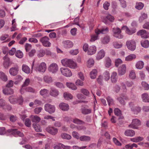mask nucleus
<instances>
[{"mask_svg":"<svg viewBox=\"0 0 149 149\" xmlns=\"http://www.w3.org/2000/svg\"><path fill=\"white\" fill-rule=\"evenodd\" d=\"M31 118L32 121L33 122L39 123L41 120L40 118L37 115H31Z\"/></svg>","mask_w":149,"mask_h":149,"instance_id":"cd10ccee","label":"nucleus"},{"mask_svg":"<svg viewBox=\"0 0 149 149\" xmlns=\"http://www.w3.org/2000/svg\"><path fill=\"white\" fill-rule=\"evenodd\" d=\"M80 91L84 95L87 96H89L90 92L87 89L83 88H81V89Z\"/></svg>","mask_w":149,"mask_h":149,"instance_id":"de8ad7c7","label":"nucleus"},{"mask_svg":"<svg viewBox=\"0 0 149 149\" xmlns=\"http://www.w3.org/2000/svg\"><path fill=\"white\" fill-rule=\"evenodd\" d=\"M136 58V55L133 54H131L127 56L125 58V60L126 61H130Z\"/></svg>","mask_w":149,"mask_h":149,"instance_id":"72a5a7b5","label":"nucleus"},{"mask_svg":"<svg viewBox=\"0 0 149 149\" xmlns=\"http://www.w3.org/2000/svg\"><path fill=\"white\" fill-rule=\"evenodd\" d=\"M106 99L109 106L113 104L114 101L111 97L108 96L107 97Z\"/></svg>","mask_w":149,"mask_h":149,"instance_id":"5fc2aeb1","label":"nucleus"},{"mask_svg":"<svg viewBox=\"0 0 149 149\" xmlns=\"http://www.w3.org/2000/svg\"><path fill=\"white\" fill-rule=\"evenodd\" d=\"M30 82V79L29 78L26 79L22 85V87H23L28 86Z\"/></svg>","mask_w":149,"mask_h":149,"instance_id":"0e129e2a","label":"nucleus"},{"mask_svg":"<svg viewBox=\"0 0 149 149\" xmlns=\"http://www.w3.org/2000/svg\"><path fill=\"white\" fill-rule=\"evenodd\" d=\"M7 132L8 133H11V134L14 136H16V135H18L20 137H23L24 136L23 134L20 131H17L16 129H10L7 130Z\"/></svg>","mask_w":149,"mask_h":149,"instance_id":"4468645a","label":"nucleus"},{"mask_svg":"<svg viewBox=\"0 0 149 149\" xmlns=\"http://www.w3.org/2000/svg\"><path fill=\"white\" fill-rule=\"evenodd\" d=\"M44 81L47 83H49L52 82L53 81L52 78L49 76L46 75L43 78Z\"/></svg>","mask_w":149,"mask_h":149,"instance_id":"2f4dec72","label":"nucleus"},{"mask_svg":"<svg viewBox=\"0 0 149 149\" xmlns=\"http://www.w3.org/2000/svg\"><path fill=\"white\" fill-rule=\"evenodd\" d=\"M141 45L144 48H147L149 46V42L147 40H144L141 42Z\"/></svg>","mask_w":149,"mask_h":149,"instance_id":"4c0bfd02","label":"nucleus"},{"mask_svg":"<svg viewBox=\"0 0 149 149\" xmlns=\"http://www.w3.org/2000/svg\"><path fill=\"white\" fill-rule=\"evenodd\" d=\"M97 71L95 69H93L90 73V77L91 79H95L96 77Z\"/></svg>","mask_w":149,"mask_h":149,"instance_id":"58836bf2","label":"nucleus"},{"mask_svg":"<svg viewBox=\"0 0 149 149\" xmlns=\"http://www.w3.org/2000/svg\"><path fill=\"white\" fill-rule=\"evenodd\" d=\"M126 67L125 65H122L118 68V74L121 75H124L126 72Z\"/></svg>","mask_w":149,"mask_h":149,"instance_id":"6ab92c4d","label":"nucleus"},{"mask_svg":"<svg viewBox=\"0 0 149 149\" xmlns=\"http://www.w3.org/2000/svg\"><path fill=\"white\" fill-rule=\"evenodd\" d=\"M113 36L119 39L123 38V36L121 34V29L118 27H114L112 29Z\"/></svg>","mask_w":149,"mask_h":149,"instance_id":"423d86ee","label":"nucleus"},{"mask_svg":"<svg viewBox=\"0 0 149 149\" xmlns=\"http://www.w3.org/2000/svg\"><path fill=\"white\" fill-rule=\"evenodd\" d=\"M142 86L145 90H148L149 89V85L145 81H143L141 83Z\"/></svg>","mask_w":149,"mask_h":149,"instance_id":"052dcab7","label":"nucleus"},{"mask_svg":"<svg viewBox=\"0 0 149 149\" xmlns=\"http://www.w3.org/2000/svg\"><path fill=\"white\" fill-rule=\"evenodd\" d=\"M143 6L144 4L141 2H137L135 6V8L138 10H140L142 9Z\"/></svg>","mask_w":149,"mask_h":149,"instance_id":"09e8293b","label":"nucleus"},{"mask_svg":"<svg viewBox=\"0 0 149 149\" xmlns=\"http://www.w3.org/2000/svg\"><path fill=\"white\" fill-rule=\"evenodd\" d=\"M63 96L64 98L66 99H71L73 98V96L71 94L67 93H64Z\"/></svg>","mask_w":149,"mask_h":149,"instance_id":"603ef678","label":"nucleus"},{"mask_svg":"<svg viewBox=\"0 0 149 149\" xmlns=\"http://www.w3.org/2000/svg\"><path fill=\"white\" fill-rule=\"evenodd\" d=\"M64 145L61 143H59L54 147V149H63Z\"/></svg>","mask_w":149,"mask_h":149,"instance_id":"e2e57ef3","label":"nucleus"},{"mask_svg":"<svg viewBox=\"0 0 149 149\" xmlns=\"http://www.w3.org/2000/svg\"><path fill=\"white\" fill-rule=\"evenodd\" d=\"M10 102L13 104L19 103V104H22L23 102V99L21 96L16 98L13 95H11L8 98Z\"/></svg>","mask_w":149,"mask_h":149,"instance_id":"7ed1b4c3","label":"nucleus"},{"mask_svg":"<svg viewBox=\"0 0 149 149\" xmlns=\"http://www.w3.org/2000/svg\"><path fill=\"white\" fill-rule=\"evenodd\" d=\"M79 140L81 141H88L91 140L90 137L85 135H83L79 137Z\"/></svg>","mask_w":149,"mask_h":149,"instance_id":"c9c22d12","label":"nucleus"},{"mask_svg":"<svg viewBox=\"0 0 149 149\" xmlns=\"http://www.w3.org/2000/svg\"><path fill=\"white\" fill-rule=\"evenodd\" d=\"M125 135L127 136H133L135 134L134 131L131 130H126L124 133Z\"/></svg>","mask_w":149,"mask_h":149,"instance_id":"a878e982","label":"nucleus"},{"mask_svg":"<svg viewBox=\"0 0 149 149\" xmlns=\"http://www.w3.org/2000/svg\"><path fill=\"white\" fill-rule=\"evenodd\" d=\"M143 138L141 136H138L132 139V141L135 142H137L143 140Z\"/></svg>","mask_w":149,"mask_h":149,"instance_id":"13d9d810","label":"nucleus"},{"mask_svg":"<svg viewBox=\"0 0 149 149\" xmlns=\"http://www.w3.org/2000/svg\"><path fill=\"white\" fill-rule=\"evenodd\" d=\"M109 31L108 28H102L101 29H97L95 30L96 35H93L91 37L90 41L93 42L98 39V35L101 33L102 34H106Z\"/></svg>","mask_w":149,"mask_h":149,"instance_id":"f257e3e1","label":"nucleus"},{"mask_svg":"<svg viewBox=\"0 0 149 149\" xmlns=\"http://www.w3.org/2000/svg\"><path fill=\"white\" fill-rule=\"evenodd\" d=\"M122 29L125 30L126 33L129 35H132L135 33L136 31V29H132L130 30L126 26H123L122 28Z\"/></svg>","mask_w":149,"mask_h":149,"instance_id":"f3484780","label":"nucleus"},{"mask_svg":"<svg viewBox=\"0 0 149 149\" xmlns=\"http://www.w3.org/2000/svg\"><path fill=\"white\" fill-rule=\"evenodd\" d=\"M0 78L4 81H6L8 79L6 75L2 72H0Z\"/></svg>","mask_w":149,"mask_h":149,"instance_id":"37998d69","label":"nucleus"},{"mask_svg":"<svg viewBox=\"0 0 149 149\" xmlns=\"http://www.w3.org/2000/svg\"><path fill=\"white\" fill-rule=\"evenodd\" d=\"M61 137L62 139L68 140L71 138V136L70 135L65 133H62L61 135Z\"/></svg>","mask_w":149,"mask_h":149,"instance_id":"c03bdc74","label":"nucleus"},{"mask_svg":"<svg viewBox=\"0 0 149 149\" xmlns=\"http://www.w3.org/2000/svg\"><path fill=\"white\" fill-rule=\"evenodd\" d=\"M94 61L93 59H89L88 61V67L91 68L92 66L94 65Z\"/></svg>","mask_w":149,"mask_h":149,"instance_id":"4d7b16f0","label":"nucleus"},{"mask_svg":"<svg viewBox=\"0 0 149 149\" xmlns=\"http://www.w3.org/2000/svg\"><path fill=\"white\" fill-rule=\"evenodd\" d=\"M58 69V66L56 63H52L49 66L48 68L49 71L53 73L56 72Z\"/></svg>","mask_w":149,"mask_h":149,"instance_id":"ddd939ff","label":"nucleus"},{"mask_svg":"<svg viewBox=\"0 0 149 149\" xmlns=\"http://www.w3.org/2000/svg\"><path fill=\"white\" fill-rule=\"evenodd\" d=\"M50 95L53 97H56L59 94L58 91L55 88H51L49 92Z\"/></svg>","mask_w":149,"mask_h":149,"instance_id":"bb28decb","label":"nucleus"},{"mask_svg":"<svg viewBox=\"0 0 149 149\" xmlns=\"http://www.w3.org/2000/svg\"><path fill=\"white\" fill-rule=\"evenodd\" d=\"M66 85L68 88L72 90H76L77 89L76 86L73 83L68 82L66 83Z\"/></svg>","mask_w":149,"mask_h":149,"instance_id":"a19ab883","label":"nucleus"},{"mask_svg":"<svg viewBox=\"0 0 149 149\" xmlns=\"http://www.w3.org/2000/svg\"><path fill=\"white\" fill-rule=\"evenodd\" d=\"M61 71L63 75L67 77H70L72 75V73L71 71L67 68H61Z\"/></svg>","mask_w":149,"mask_h":149,"instance_id":"9b49d317","label":"nucleus"},{"mask_svg":"<svg viewBox=\"0 0 149 149\" xmlns=\"http://www.w3.org/2000/svg\"><path fill=\"white\" fill-rule=\"evenodd\" d=\"M129 77L130 79H135L136 74L134 70H132L130 72Z\"/></svg>","mask_w":149,"mask_h":149,"instance_id":"79ce46f5","label":"nucleus"},{"mask_svg":"<svg viewBox=\"0 0 149 149\" xmlns=\"http://www.w3.org/2000/svg\"><path fill=\"white\" fill-rule=\"evenodd\" d=\"M33 126L35 130L37 132H41L42 131L40 126L36 123H33Z\"/></svg>","mask_w":149,"mask_h":149,"instance_id":"ea45409f","label":"nucleus"},{"mask_svg":"<svg viewBox=\"0 0 149 149\" xmlns=\"http://www.w3.org/2000/svg\"><path fill=\"white\" fill-rule=\"evenodd\" d=\"M117 99L121 104L124 105L125 104V101L128 100V98L125 95H121L118 97Z\"/></svg>","mask_w":149,"mask_h":149,"instance_id":"f8f14e48","label":"nucleus"},{"mask_svg":"<svg viewBox=\"0 0 149 149\" xmlns=\"http://www.w3.org/2000/svg\"><path fill=\"white\" fill-rule=\"evenodd\" d=\"M141 110V107H136L132 109V111H133L134 113L137 114Z\"/></svg>","mask_w":149,"mask_h":149,"instance_id":"bf43d9fd","label":"nucleus"},{"mask_svg":"<svg viewBox=\"0 0 149 149\" xmlns=\"http://www.w3.org/2000/svg\"><path fill=\"white\" fill-rule=\"evenodd\" d=\"M117 73L116 72H113L111 76V80L112 82L115 83L116 82L117 79Z\"/></svg>","mask_w":149,"mask_h":149,"instance_id":"e433bc0d","label":"nucleus"},{"mask_svg":"<svg viewBox=\"0 0 149 149\" xmlns=\"http://www.w3.org/2000/svg\"><path fill=\"white\" fill-rule=\"evenodd\" d=\"M15 55L17 57L21 58L23 56V54L22 51L19 50H18L16 51Z\"/></svg>","mask_w":149,"mask_h":149,"instance_id":"49530a36","label":"nucleus"},{"mask_svg":"<svg viewBox=\"0 0 149 149\" xmlns=\"http://www.w3.org/2000/svg\"><path fill=\"white\" fill-rule=\"evenodd\" d=\"M3 93L5 95H11L14 93V91L13 89L10 88H6L3 91Z\"/></svg>","mask_w":149,"mask_h":149,"instance_id":"393cba45","label":"nucleus"},{"mask_svg":"<svg viewBox=\"0 0 149 149\" xmlns=\"http://www.w3.org/2000/svg\"><path fill=\"white\" fill-rule=\"evenodd\" d=\"M122 61L121 59L118 58L115 61V65L116 67H118L120 64L122 63Z\"/></svg>","mask_w":149,"mask_h":149,"instance_id":"774afa93","label":"nucleus"},{"mask_svg":"<svg viewBox=\"0 0 149 149\" xmlns=\"http://www.w3.org/2000/svg\"><path fill=\"white\" fill-rule=\"evenodd\" d=\"M106 63L105 65L106 67L109 68L111 65V61L109 58H107L105 59Z\"/></svg>","mask_w":149,"mask_h":149,"instance_id":"8fccbe9b","label":"nucleus"},{"mask_svg":"<svg viewBox=\"0 0 149 149\" xmlns=\"http://www.w3.org/2000/svg\"><path fill=\"white\" fill-rule=\"evenodd\" d=\"M110 38L109 36H104L101 39L102 42L103 44H107L110 41Z\"/></svg>","mask_w":149,"mask_h":149,"instance_id":"f704fd0d","label":"nucleus"},{"mask_svg":"<svg viewBox=\"0 0 149 149\" xmlns=\"http://www.w3.org/2000/svg\"><path fill=\"white\" fill-rule=\"evenodd\" d=\"M142 100L143 102H149V95L147 93H145L142 95Z\"/></svg>","mask_w":149,"mask_h":149,"instance_id":"c756f323","label":"nucleus"},{"mask_svg":"<svg viewBox=\"0 0 149 149\" xmlns=\"http://www.w3.org/2000/svg\"><path fill=\"white\" fill-rule=\"evenodd\" d=\"M32 45L29 43H26L25 46V48L26 51L27 52L29 51L31 48Z\"/></svg>","mask_w":149,"mask_h":149,"instance_id":"69168bd1","label":"nucleus"},{"mask_svg":"<svg viewBox=\"0 0 149 149\" xmlns=\"http://www.w3.org/2000/svg\"><path fill=\"white\" fill-rule=\"evenodd\" d=\"M47 131L52 135H55L58 132V129L53 127L48 126L46 129Z\"/></svg>","mask_w":149,"mask_h":149,"instance_id":"2eb2a0df","label":"nucleus"},{"mask_svg":"<svg viewBox=\"0 0 149 149\" xmlns=\"http://www.w3.org/2000/svg\"><path fill=\"white\" fill-rule=\"evenodd\" d=\"M62 43L64 47L66 48H69L73 46V43L70 40H66L63 41Z\"/></svg>","mask_w":149,"mask_h":149,"instance_id":"a211bd4d","label":"nucleus"},{"mask_svg":"<svg viewBox=\"0 0 149 149\" xmlns=\"http://www.w3.org/2000/svg\"><path fill=\"white\" fill-rule=\"evenodd\" d=\"M104 77L105 80L106 81L109 80L110 79L109 73L108 71H106L104 73Z\"/></svg>","mask_w":149,"mask_h":149,"instance_id":"864d4df0","label":"nucleus"},{"mask_svg":"<svg viewBox=\"0 0 149 149\" xmlns=\"http://www.w3.org/2000/svg\"><path fill=\"white\" fill-rule=\"evenodd\" d=\"M137 34L141 36L142 38H149V33L147 32L145 30L142 29L139 31L137 32Z\"/></svg>","mask_w":149,"mask_h":149,"instance_id":"9d476101","label":"nucleus"},{"mask_svg":"<svg viewBox=\"0 0 149 149\" xmlns=\"http://www.w3.org/2000/svg\"><path fill=\"white\" fill-rule=\"evenodd\" d=\"M144 64V63L143 61H139L136 63L135 67L138 69H141L143 68Z\"/></svg>","mask_w":149,"mask_h":149,"instance_id":"473e14b6","label":"nucleus"},{"mask_svg":"<svg viewBox=\"0 0 149 149\" xmlns=\"http://www.w3.org/2000/svg\"><path fill=\"white\" fill-rule=\"evenodd\" d=\"M22 71L26 74H29L30 72V68L26 65L23 64L22 67Z\"/></svg>","mask_w":149,"mask_h":149,"instance_id":"7c9ffc66","label":"nucleus"},{"mask_svg":"<svg viewBox=\"0 0 149 149\" xmlns=\"http://www.w3.org/2000/svg\"><path fill=\"white\" fill-rule=\"evenodd\" d=\"M96 51V48L95 46H90L88 51V54L89 55H92L95 53Z\"/></svg>","mask_w":149,"mask_h":149,"instance_id":"412c9836","label":"nucleus"},{"mask_svg":"<svg viewBox=\"0 0 149 149\" xmlns=\"http://www.w3.org/2000/svg\"><path fill=\"white\" fill-rule=\"evenodd\" d=\"M62 65L68 67L72 68H75L77 67V64L73 60L67 58L61 60Z\"/></svg>","mask_w":149,"mask_h":149,"instance_id":"f03ea898","label":"nucleus"},{"mask_svg":"<svg viewBox=\"0 0 149 149\" xmlns=\"http://www.w3.org/2000/svg\"><path fill=\"white\" fill-rule=\"evenodd\" d=\"M113 46L115 48L118 49L121 48L122 46V45L120 43L115 42H113Z\"/></svg>","mask_w":149,"mask_h":149,"instance_id":"6e6d98bb","label":"nucleus"},{"mask_svg":"<svg viewBox=\"0 0 149 149\" xmlns=\"http://www.w3.org/2000/svg\"><path fill=\"white\" fill-rule=\"evenodd\" d=\"M49 38L46 36L41 38L40 41L42 42V45L45 47H50L51 46V43L49 41Z\"/></svg>","mask_w":149,"mask_h":149,"instance_id":"6e6552de","label":"nucleus"},{"mask_svg":"<svg viewBox=\"0 0 149 149\" xmlns=\"http://www.w3.org/2000/svg\"><path fill=\"white\" fill-rule=\"evenodd\" d=\"M105 52L103 49L100 50L98 53L96 59L97 60H99L103 58L105 55Z\"/></svg>","mask_w":149,"mask_h":149,"instance_id":"4be33fe9","label":"nucleus"},{"mask_svg":"<svg viewBox=\"0 0 149 149\" xmlns=\"http://www.w3.org/2000/svg\"><path fill=\"white\" fill-rule=\"evenodd\" d=\"M19 70V67L16 65L15 67L11 68L9 69V72L11 75L15 76L18 74Z\"/></svg>","mask_w":149,"mask_h":149,"instance_id":"dca6fc26","label":"nucleus"},{"mask_svg":"<svg viewBox=\"0 0 149 149\" xmlns=\"http://www.w3.org/2000/svg\"><path fill=\"white\" fill-rule=\"evenodd\" d=\"M60 108L63 111H67L69 109V105L64 103H61L59 105Z\"/></svg>","mask_w":149,"mask_h":149,"instance_id":"5701e85b","label":"nucleus"},{"mask_svg":"<svg viewBox=\"0 0 149 149\" xmlns=\"http://www.w3.org/2000/svg\"><path fill=\"white\" fill-rule=\"evenodd\" d=\"M45 109L46 111L51 114L54 112L55 108L54 106L47 104L45 105Z\"/></svg>","mask_w":149,"mask_h":149,"instance_id":"1a4fd4ad","label":"nucleus"},{"mask_svg":"<svg viewBox=\"0 0 149 149\" xmlns=\"http://www.w3.org/2000/svg\"><path fill=\"white\" fill-rule=\"evenodd\" d=\"M114 113L115 115L117 116H120L121 114V111L118 108H116L114 110Z\"/></svg>","mask_w":149,"mask_h":149,"instance_id":"338daca9","label":"nucleus"},{"mask_svg":"<svg viewBox=\"0 0 149 149\" xmlns=\"http://www.w3.org/2000/svg\"><path fill=\"white\" fill-rule=\"evenodd\" d=\"M126 45L129 49L132 51L135 50L136 48V42L134 40H127L126 42Z\"/></svg>","mask_w":149,"mask_h":149,"instance_id":"20e7f679","label":"nucleus"},{"mask_svg":"<svg viewBox=\"0 0 149 149\" xmlns=\"http://www.w3.org/2000/svg\"><path fill=\"white\" fill-rule=\"evenodd\" d=\"M3 59L4 60L3 63L4 66L5 68H8L9 66L10 63V59L8 55H6Z\"/></svg>","mask_w":149,"mask_h":149,"instance_id":"aec40b11","label":"nucleus"},{"mask_svg":"<svg viewBox=\"0 0 149 149\" xmlns=\"http://www.w3.org/2000/svg\"><path fill=\"white\" fill-rule=\"evenodd\" d=\"M147 18V14L143 13L141 14V16H140L139 19V21L140 22H142L145 19Z\"/></svg>","mask_w":149,"mask_h":149,"instance_id":"a18cd8bd","label":"nucleus"},{"mask_svg":"<svg viewBox=\"0 0 149 149\" xmlns=\"http://www.w3.org/2000/svg\"><path fill=\"white\" fill-rule=\"evenodd\" d=\"M49 91H48L46 89H42L40 91V94L42 95H46L48 94Z\"/></svg>","mask_w":149,"mask_h":149,"instance_id":"680f3d73","label":"nucleus"},{"mask_svg":"<svg viewBox=\"0 0 149 149\" xmlns=\"http://www.w3.org/2000/svg\"><path fill=\"white\" fill-rule=\"evenodd\" d=\"M34 68L35 70L36 71L44 72L46 69V65L45 63L42 62L39 65H35Z\"/></svg>","mask_w":149,"mask_h":149,"instance_id":"39448f33","label":"nucleus"},{"mask_svg":"<svg viewBox=\"0 0 149 149\" xmlns=\"http://www.w3.org/2000/svg\"><path fill=\"white\" fill-rule=\"evenodd\" d=\"M114 19L113 16L110 14L108 15L106 17H104L103 19V22L105 23H107V19L111 22H113Z\"/></svg>","mask_w":149,"mask_h":149,"instance_id":"b1692460","label":"nucleus"},{"mask_svg":"<svg viewBox=\"0 0 149 149\" xmlns=\"http://www.w3.org/2000/svg\"><path fill=\"white\" fill-rule=\"evenodd\" d=\"M140 125V120L138 119H134L132 120L131 124L129 125V127L133 129H137L138 126Z\"/></svg>","mask_w":149,"mask_h":149,"instance_id":"0eeeda50","label":"nucleus"},{"mask_svg":"<svg viewBox=\"0 0 149 149\" xmlns=\"http://www.w3.org/2000/svg\"><path fill=\"white\" fill-rule=\"evenodd\" d=\"M92 111V109H88L86 107H84L81 109V112L84 115L90 113Z\"/></svg>","mask_w":149,"mask_h":149,"instance_id":"c85d7f7f","label":"nucleus"},{"mask_svg":"<svg viewBox=\"0 0 149 149\" xmlns=\"http://www.w3.org/2000/svg\"><path fill=\"white\" fill-rule=\"evenodd\" d=\"M72 121L74 123L78 124H82L85 123V122L77 118L73 119Z\"/></svg>","mask_w":149,"mask_h":149,"instance_id":"3c124183","label":"nucleus"}]
</instances>
